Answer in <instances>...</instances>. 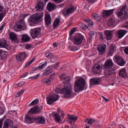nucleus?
<instances>
[{"label":"nucleus","instance_id":"obj_56","mask_svg":"<svg viewBox=\"0 0 128 128\" xmlns=\"http://www.w3.org/2000/svg\"><path fill=\"white\" fill-rule=\"evenodd\" d=\"M31 45L30 44H26L25 46V48L26 49H28L30 48Z\"/></svg>","mask_w":128,"mask_h":128},{"label":"nucleus","instance_id":"obj_53","mask_svg":"<svg viewBox=\"0 0 128 128\" xmlns=\"http://www.w3.org/2000/svg\"><path fill=\"white\" fill-rule=\"evenodd\" d=\"M57 57L56 56L54 57H52L50 61L52 62H54L57 61Z\"/></svg>","mask_w":128,"mask_h":128},{"label":"nucleus","instance_id":"obj_51","mask_svg":"<svg viewBox=\"0 0 128 128\" xmlns=\"http://www.w3.org/2000/svg\"><path fill=\"white\" fill-rule=\"evenodd\" d=\"M47 62H46L44 64H42V65L40 66H39V68L42 69L44 68L47 65Z\"/></svg>","mask_w":128,"mask_h":128},{"label":"nucleus","instance_id":"obj_34","mask_svg":"<svg viewBox=\"0 0 128 128\" xmlns=\"http://www.w3.org/2000/svg\"><path fill=\"white\" fill-rule=\"evenodd\" d=\"M115 8H114L110 10H104V16H110L115 10Z\"/></svg>","mask_w":128,"mask_h":128},{"label":"nucleus","instance_id":"obj_2","mask_svg":"<svg viewBox=\"0 0 128 128\" xmlns=\"http://www.w3.org/2000/svg\"><path fill=\"white\" fill-rule=\"evenodd\" d=\"M115 13L118 18H120L119 22H122L128 18V9L126 5H124L120 10L117 9Z\"/></svg>","mask_w":128,"mask_h":128},{"label":"nucleus","instance_id":"obj_27","mask_svg":"<svg viewBox=\"0 0 128 128\" xmlns=\"http://www.w3.org/2000/svg\"><path fill=\"white\" fill-rule=\"evenodd\" d=\"M112 32L110 30H106L104 31V35H105V37L107 40H110L112 37Z\"/></svg>","mask_w":128,"mask_h":128},{"label":"nucleus","instance_id":"obj_18","mask_svg":"<svg viewBox=\"0 0 128 128\" xmlns=\"http://www.w3.org/2000/svg\"><path fill=\"white\" fill-rule=\"evenodd\" d=\"M26 56V55L25 52H20L18 56H16V58L18 60L22 61L25 60Z\"/></svg>","mask_w":128,"mask_h":128},{"label":"nucleus","instance_id":"obj_59","mask_svg":"<svg viewBox=\"0 0 128 128\" xmlns=\"http://www.w3.org/2000/svg\"><path fill=\"white\" fill-rule=\"evenodd\" d=\"M55 74H52L50 77L49 78L50 79H50L52 80H54L55 76Z\"/></svg>","mask_w":128,"mask_h":128},{"label":"nucleus","instance_id":"obj_35","mask_svg":"<svg viewBox=\"0 0 128 128\" xmlns=\"http://www.w3.org/2000/svg\"><path fill=\"white\" fill-rule=\"evenodd\" d=\"M53 116L55 118V120L57 122H59L61 120V118L60 115L57 113H56L53 114Z\"/></svg>","mask_w":128,"mask_h":128},{"label":"nucleus","instance_id":"obj_13","mask_svg":"<svg viewBox=\"0 0 128 128\" xmlns=\"http://www.w3.org/2000/svg\"><path fill=\"white\" fill-rule=\"evenodd\" d=\"M68 118L67 121L70 124H74L78 118L77 116H74L72 114L69 115V114L68 115Z\"/></svg>","mask_w":128,"mask_h":128},{"label":"nucleus","instance_id":"obj_44","mask_svg":"<svg viewBox=\"0 0 128 128\" xmlns=\"http://www.w3.org/2000/svg\"><path fill=\"white\" fill-rule=\"evenodd\" d=\"M71 51H75L78 50L80 47L78 46V47L76 46H70L69 47Z\"/></svg>","mask_w":128,"mask_h":128},{"label":"nucleus","instance_id":"obj_41","mask_svg":"<svg viewBox=\"0 0 128 128\" xmlns=\"http://www.w3.org/2000/svg\"><path fill=\"white\" fill-rule=\"evenodd\" d=\"M115 50L114 47L112 45L108 52L109 55L112 56V55L114 52Z\"/></svg>","mask_w":128,"mask_h":128},{"label":"nucleus","instance_id":"obj_57","mask_svg":"<svg viewBox=\"0 0 128 128\" xmlns=\"http://www.w3.org/2000/svg\"><path fill=\"white\" fill-rule=\"evenodd\" d=\"M53 0L57 4L60 3L64 1L63 0Z\"/></svg>","mask_w":128,"mask_h":128},{"label":"nucleus","instance_id":"obj_23","mask_svg":"<svg viewBox=\"0 0 128 128\" xmlns=\"http://www.w3.org/2000/svg\"><path fill=\"white\" fill-rule=\"evenodd\" d=\"M52 19L50 15L48 14L46 15L45 17V22L46 26H49L51 23Z\"/></svg>","mask_w":128,"mask_h":128},{"label":"nucleus","instance_id":"obj_49","mask_svg":"<svg viewBox=\"0 0 128 128\" xmlns=\"http://www.w3.org/2000/svg\"><path fill=\"white\" fill-rule=\"evenodd\" d=\"M85 122H87L88 124H90V126H90L92 125V122L91 121V118H89V119H88V118H87L85 121Z\"/></svg>","mask_w":128,"mask_h":128},{"label":"nucleus","instance_id":"obj_11","mask_svg":"<svg viewBox=\"0 0 128 128\" xmlns=\"http://www.w3.org/2000/svg\"><path fill=\"white\" fill-rule=\"evenodd\" d=\"M74 10V8L73 6H70V8L63 9L62 13L65 17H66L71 13H72Z\"/></svg>","mask_w":128,"mask_h":128},{"label":"nucleus","instance_id":"obj_15","mask_svg":"<svg viewBox=\"0 0 128 128\" xmlns=\"http://www.w3.org/2000/svg\"><path fill=\"white\" fill-rule=\"evenodd\" d=\"M101 81L100 78H94L90 79V84L92 86L98 85Z\"/></svg>","mask_w":128,"mask_h":128},{"label":"nucleus","instance_id":"obj_29","mask_svg":"<svg viewBox=\"0 0 128 128\" xmlns=\"http://www.w3.org/2000/svg\"><path fill=\"white\" fill-rule=\"evenodd\" d=\"M118 35V38H122L126 33V31L125 30H120L117 31Z\"/></svg>","mask_w":128,"mask_h":128},{"label":"nucleus","instance_id":"obj_37","mask_svg":"<svg viewBox=\"0 0 128 128\" xmlns=\"http://www.w3.org/2000/svg\"><path fill=\"white\" fill-rule=\"evenodd\" d=\"M60 20L59 19L56 18L53 24V27L56 28L59 24L60 23Z\"/></svg>","mask_w":128,"mask_h":128},{"label":"nucleus","instance_id":"obj_42","mask_svg":"<svg viewBox=\"0 0 128 128\" xmlns=\"http://www.w3.org/2000/svg\"><path fill=\"white\" fill-rule=\"evenodd\" d=\"M20 25H21L23 29L25 30L26 28V26L23 20H20Z\"/></svg>","mask_w":128,"mask_h":128},{"label":"nucleus","instance_id":"obj_47","mask_svg":"<svg viewBox=\"0 0 128 128\" xmlns=\"http://www.w3.org/2000/svg\"><path fill=\"white\" fill-rule=\"evenodd\" d=\"M76 30V28L74 27L72 28V29L69 32V38L70 39L72 37V34Z\"/></svg>","mask_w":128,"mask_h":128},{"label":"nucleus","instance_id":"obj_5","mask_svg":"<svg viewBox=\"0 0 128 128\" xmlns=\"http://www.w3.org/2000/svg\"><path fill=\"white\" fill-rule=\"evenodd\" d=\"M43 15L42 12L35 14L30 18V20L34 24L39 23L42 20Z\"/></svg>","mask_w":128,"mask_h":128},{"label":"nucleus","instance_id":"obj_20","mask_svg":"<svg viewBox=\"0 0 128 128\" xmlns=\"http://www.w3.org/2000/svg\"><path fill=\"white\" fill-rule=\"evenodd\" d=\"M115 59L117 64L120 66H123L125 64L124 59L120 56H116Z\"/></svg>","mask_w":128,"mask_h":128},{"label":"nucleus","instance_id":"obj_33","mask_svg":"<svg viewBox=\"0 0 128 128\" xmlns=\"http://www.w3.org/2000/svg\"><path fill=\"white\" fill-rule=\"evenodd\" d=\"M89 36V38L90 40H91L93 37L95 36L96 38L97 37V32L94 31H91L89 32L88 33Z\"/></svg>","mask_w":128,"mask_h":128},{"label":"nucleus","instance_id":"obj_10","mask_svg":"<svg viewBox=\"0 0 128 128\" xmlns=\"http://www.w3.org/2000/svg\"><path fill=\"white\" fill-rule=\"evenodd\" d=\"M41 30L40 28L32 29L30 30V35L32 39L38 38L41 34Z\"/></svg>","mask_w":128,"mask_h":128},{"label":"nucleus","instance_id":"obj_16","mask_svg":"<svg viewBox=\"0 0 128 128\" xmlns=\"http://www.w3.org/2000/svg\"><path fill=\"white\" fill-rule=\"evenodd\" d=\"M13 121L10 119H7L5 120L2 128H8L13 125Z\"/></svg>","mask_w":128,"mask_h":128},{"label":"nucleus","instance_id":"obj_64","mask_svg":"<svg viewBox=\"0 0 128 128\" xmlns=\"http://www.w3.org/2000/svg\"><path fill=\"white\" fill-rule=\"evenodd\" d=\"M28 72H26L25 74H24L23 75L21 76L20 77L21 78H24L27 75H28Z\"/></svg>","mask_w":128,"mask_h":128},{"label":"nucleus","instance_id":"obj_3","mask_svg":"<svg viewBox=\"0 0 128 128\" xmlns=\"http://www.w3.org/2000/svg\"><path fill=\"white\" fill-rule=\"evenodd\" d=\"M85 80L84 78H79L75 83L74 90L76 92L82 90L85 88Z\"/></svg>","mask_w":128,"mask_h":128},{"label":"nucleus","instance_id":"obj_40","mask_svg":"<svg viewBox=\"0 0 128 128\" xmlns=\"http://www.w3.org/2000/svg\"><path fill=\"white\" fill-rule=\"evenodd\" d=\"M85 22L90 26H92L93 25V22L89 19H85L84 20Z\"/></svg>","mask_w":128,"mask_h":128},{"label":"nucleus","instance_id":"obj_61","mask_svg":"<svg viewBox=\"0 0 128 128\" xmlns=\"http://www.w3.org/2000/svg\"><path fill=\"white\" fill-rule=\"evenodd\" d=\"M4 7L3 5L0 3V12H3Z\"/></svg>","mask_w":128,"mask_h":128},{"label":"nucleus","instance_id":"obj_6","mask_svg":"<svg viewBox=\"0 0 128 128\" xmlns=\"http://www.w3.org/2000/svg\"><path fill=\"white\" fill-rule=\"evenodd\" d=\"M92 16L98 22H99L101 23L100 26L103 28L104 27V25L103 24L104 22V10H102V12L101 13V15H99L94 14L92 15Z\"/></svg>","mask_w":128,"mask_h":128},{"label":"nucleus","instance_id":"obj_31","mask_svg":"<svg viewBox=\"0 0 128 128\" xmlns=\"http://www.w3.org/2000/svg\"><path fill=\"white\" fill-rule=\"evenodd\" d=\"M108 25L110 26H113V27L115 26V20L114 19L110 18L107 22Z\"/></svg>","mask_w":128,"mask_h":128},{"label":"nucleus","instance_id":"obj_9","mask_svg":"<svg viewBox=\"0 0 128 128\" xmlns=\"http://www.w3.org/2000/svg\"><path fill=\"white\" fill-rule=\"evenodd\" d=\"M84 36L80 33L77 34L72 39L73 42L75 45H80L82 42Z\"/></svg>","mask_w":128,"mask_h":128},{"label":"nucleus","instance_id":"obj_26","mask_svg":"<svg viewBox=\"0 0 128 128\" xmlns=\"http://www.w3.org/2000/svg\"><path fill=\"white\" fill-rule=\"evenodd\" d=\"M56 7V6L55 4L49 2L47 5L46 8L49 11L51 12L54 10Z\"/></svg>","mask_w":128,"mask_h":128},{"label":"nucleus","instance_id":"obj_32","mask_svg":"<svg viewBox=\"0 0 128 128\" xmlns=\"http://www.w3.org/2000/svg\"><path fill=\"white\" fill-rule=\"evenodd\" d=\"M22 36L21 40L23 42H26L30 40V38L27 34H22Z\"/></svg>","mask_w":128,"mask_h":128},{"label":"nucleus","instance_id":"obj_63","mask_svg":"<svg viewBox=\"0 0 128 128\" xmlns=\"http://www.w3.org/2000/svg\"><path fill=\"white\" fill-rule=\"evenodd\" d=\"M35 61V58H33L32 60H31L28 62V64H30L32 63L34 61Z\"/></svg>","mask_w":128,"mask_h":128},{"label":"nucleus","instance_id":"obj_28","mask_svg":"<svg viewBox=\"0 0 128 128\" xmlns=\"http://www.w3.org/2000/svg\"><path fill=\"white\" fill-rule=\"evenodd\" d=\"M8 53L7 51H4L2 50H0V56L1 59L2 60H4L8 56Z\"/></svg>","mask_w":128,"mask_h":128},{"label":"nucleus","instance_id":"obj_36","mask_svg":"<svg viewBox=\"0 0 128 128\" xmlns=\"http://www.w3.org/2000/svg\"><path fill=\"white\" fill-rule=\"evenodd\" d=\"M126 74V73L124 68H123L120 70L119 72V75L123 77H124Z\"/></svg>","mask_w":128,"mask_h":128},{"label":"nucleus","instance_id":"obj_38","mask_svg":"<svg viewBox=\"0 0 128 128\" xmlns=\"http://www.w3.org/2000/svg\"><path fill=\"white\" fill-rule=\"evenodd\" d=\"M78 25L81 28L84 30L88 28V26L83 23H80L78 24Z\"/></svg>","mask_w":128,"mask_h":128},{"label":"nucleus","instance_id":"obj_7","mask_svg":"<svg viewBox=\"0 0 128 128\" xmlns=\"http://www.w3.org/2000/svg\"><path fill=\"white\" fill-rule=\"evenodd\" d=\"M92 16L98 22H99L101 23L100 26L103 28L104 27V25L103 24L104 22V10H102V12L101 13V15H99L94 14L92 15Z\"/></svg>","mask_w":128,"mask_h":128},{"label":"nucleus","instance_id":"obj_14","mask_svg":"<svg viewBox=\"0 0 128 128\" xmlns=\"http://www.w3.org/2000/svg\"><path fill=\"white\" fill-rule=\"evenodd\" d=\"M60 78L63 79L64 80L63 83L64 84L67 85L68 84H70V77L69 76H66L65 74H62L60 76Z\"/></svg>","mask_w":128,"mask_h":128},{"label":"nucleus","instance_id":"obj_48","mask_svg":"<svg viewBox=\"0 0 128 128\" xmlns=\"http://www.w3.org/2000/svg\"><path fill=\"white\" fill-rule=\"evenodd\" d=\"M40 76V74H38L32 77H30L29 78V79L30 78L32 79H38Z\"/></svg>","mask_w":128,"mask_h":128},{"label":"nucleus","instance_id":"obj_54","mask_svg":"<svg viewBox=\"0 0 128 128\" xmlns=\"http://www.w3.org/2000/svg\"><path fill=\"white\" fill-rule=\"evenodd\" d=\"M6 24V23L5 22H4L2 25L0 27V33H1L2 32V31L3 30L5 26V25Z\"/></svg>","mask_w":128,"mask_h":128},{"label":"nucleus","instance_id":"obj_60","mask_svg":"<svg viewBox=\"0 0 128 128\" xmlns=\"http://www.w3.org/2000/svg\"><path fill=\"white\" fill-rule=\"evenodd\" d=\"M3 118L0 119V128H1L2 126V122L4 120Z\"/></svg>","mask_w":128,"mask_h":128},{"label":"nucleus","instance_id":"obj_50","mask_svg":"<svg viewBox=\"0 0 128 128\" xmlns=\"http://www.w3.org/2000/svg\"><path fill=\"white\" fill-rule=\"evenodd\" d=\"M22 28V27L21 25H20V23H19V24H16V26H14V30H16V29H21Z\"/></svg>","mask_w":128,"mask_h":128},{"label":"nucleus","instance_id":"obj_24","mask_svg":"<svg viewBox=\"0 0 128 128\" xmlns=\"http://www.w3.org/2000/svg\"><path fill=\"white\" fill-rule=\"evenodd\" d=\"M0 47L5 48L8 50L10 49L9 46L6 44V41L3 39H0Z\"/></svg>","mask_w":128,"mask_h":128},{"label":"nucleus","instance_id":"obj_22","mask_svg":"<svg viewBox=\"0 0 128 128\" xmlns=\"http://www.w3.org/2000/svg\"><path fill=\"white\" fill-rule=\"evenodd\" d=\"M96 49L100 55H103L104 54V44H102L98 45Z\"/></svg>","mask_w":128,"mask_h":128},{"label":"nucleus","instance_id":"obj_4","mask_svg":"<svg viewBox=\"0 0 128 128\" xmlns=\"http://www.w3.org/2000/svg\"><path fill=\"white\" fill-rule=\"evenodd\" d=\"M60 92L63 94L65 98H70L73 94L72 87L70 84L64 86L60 90Z\"/></svg>","mask_w":128,"mask_h":128},{"label":"nucleus","instance_id":"obj_17","mask_svg":"<svg viewBox=\"0 0 128 128\" xmlns=\"http://www.w3.org/2000/svg\"><path fill=\"white\" fill-rule=\"evenodd\" d=\"M34 122L40 124H43L45 122V119L42 116H38L34 118Z\"/></svg>","mask_w":128,"mask_h":128},{"label":"nucleus","instance_id":"obj_58","mask_svg":"<svg viewBox=\"0 0 128 128\" xmlns=\"http://www.w3.org/2000/svg\"><path fill=\"white\" fill-rule=\"evenodd\" d=\"M24 82H20L19 83L17 84V85L18 86H21L24 85Z\"/></svg>","mask_w":128,"mask_h":128},{"label":"nucleus","instance_id":"obj_45","mask_svg":"<svg viewBox=\"0 0 128 128\" xmlns=\"http://www.w3.org/2000/svg\"><path fill=\"white\" fill-rule=\"evenodd\" d=\"M6 14V12L5 10L3 11L2 12L0 13V22L2 20L3 18Z\"/></svg>","mask_w":128,"mask_h":128},{"label":"nucleus","instance_id":"obj_12","mask_svg":"<svg viewBox=\"0 0 128 128\" xmlns=\"http://www.w3.org/2000/svg\"><path fill=\"white\" fill-rule=\"evenodd\" d=\"M103 67L104 68V65H102L101 66L100 65V64L98 65L95 64H94L92 68V71L94 73V74H97L99 72L100 68H102Z\"/></svg>","mask_w":128,"mask_h":128},{"label":"nucleus","instance_id":"obj_30","mask_svg":"<svg viewBox=\"0 0 128 128\" xmlns=\"http://www.w3.org/2000/svg\"><path fill=\"white\" fill-rule=\"evenodd\" d=\"M34 118H31L30 116L27 114L25 116V119L27 123L31 124L34 122Z\"/></svg>","mask_w":128,"mask_h":128},{"label":"nucleus","instance_id":"obj_21","mask_svg":"<svg viewBox=\"0 0 128 128\" xmlns=\"http://www.w3.org/2000/svg\"><path fill=\"white\" fill-rule=\"evenodd\" d=\"M44 4L43 2L40 1L38 3L35 8L36 10L41 11L44 8Z\"/></svg>","mask_w":128,"mask_h":128},{"label":"nucleus","instance_id":"obj_19","mask_svg":"<svg viewBox=\"0 0 128 128\" xmlns=\"http://www.w3.org/2000/svg\"><path fill=\"white\" fill-rule=\"evenodd\" d=\"M9 37L12 42L14 41L16 43L19 42L17 38L16 34L14 32H10L9 34Z\"/></svg>","mask_w":128,"mask_h":128},{"label":"nucleus","instance_id":"obj_55","mask_svg":"<svg viewBox=\"0 0 128 128\" xmlns=\"http://www.w3.org/2000/svg\"><path fill=\"white\" fill-rule=\"evenodd\" d=\"M43 106V104H42L40 106H36L38 107V110L39 111H40V112H41V110H42Z\"/></svg>","mask_w":128,"mask_h":128},{"label":"nucleus","instance_id":"obj_8","mask_svg":"<svg viewBox=\"0 0 128 128\" xmlns=\"http://www.w3.org/2000/svg\"><path fill=\"white\" fill-rule=\"evenodd\" d=\"M59 98V96L56 94L53 93L50 94L46 97L47 103L48 104L51 105L56 101Z\"/></svg>","mask_w":128,"mask_h":128},{"label":"nucleus","instance_id":"obj_39","mask_svg":"<svg viewBox=\"0 0 128 128\" xmlns=\"http://www.w3.org/2000/svg\"><path fill=\"white\" fill-rule=\"evenodd\" d=\"M50 81L49 78H44L41 80V82L43 83H46L48 85H49L50 84Z\"/></svg>","mask_w":128,"mask_h":128},{"label":"nucleus","instance_id":"obj_1","mask_svg":"<svg viewBox=\"0 0 128 128\" xmlns=\"http://www.w3.org/2000/svg\"><path fill=\"white\" fill-rule=\"evenodd\" d=\"M114 64L112 60L109 59L106 61L104 63V77H109L112 74H115L114 70L116 69L115 67L113 66Z\"/></svg>","mask_w":128,"mask_h":128},{"label":"nucleus","instance_id":"obj_25","mask_svg":"<svg viewBox=\"0 0 128 128\" xmlns=\"http://www.w3.org/2000/svg\"><path fill=\"white\" fill-rule=\"evenodd\" d=\"M38 107L36 106L31 108L28 111V114H33L39 113L40 112V111L38 110Z\"/></svg>","mask_w":128,"mask_h":128},{"label":"nucleus","instance_id":"obj_46","mask_svg":"<svg viewBox=\"0 0 128 128\" xmlns=\"http://www.w3.org/2000/svg\"><path fill=\"white\" fill-rule=\"evenodd\" d=\"M38 100L37 99L33 100L32 102L28 105V106H32L34 105L37 104L38 102Z\"/></svg>","mask_w":128,"mask_h":128},{"label":"nucleus","instance_id":"obj_43","mask_svg":"<svg viewBox=\"0 0 128 128\" xmlns=\"http://www.w3.org/2000/svg\"><path fill=\"white\" fill-rule=\"evenodd\" d=\"M52 72V69H50L49 70H46L42 74V75L43 76H46V75L51 73Z\"/></svg>","mask_w":128,"mask_h":128},{"label":"nucleus","instance_id":"obj_62","mask_svg":"<svg viewBox=\"0 0 128 128\" xmlns=\"http://www.w3.org/2000/svg\"><path fill=\"white\" fill-rule=\"evenodd\" d=\"M124 53L127 54L128 55V47H127L124 50Z\"/></svg>","mask_w":128,"mask_h":128},{"label":"nucleus","instance_id":"obj_52","mask_svg":"<svg viewBox=\"0 0 128 128\" xmlns=\"http://www.w3.org/2000/svg\"><path fill=\"white\" fill-rule=\"evenodd\" d=\"M5 110L4 108L2 107H0V115L4 114Z\"/></svg>","mask_w":128,"mask_h":128}]
</instances>
